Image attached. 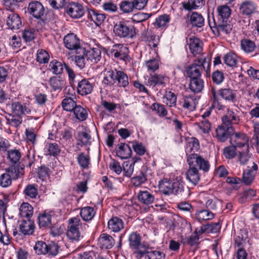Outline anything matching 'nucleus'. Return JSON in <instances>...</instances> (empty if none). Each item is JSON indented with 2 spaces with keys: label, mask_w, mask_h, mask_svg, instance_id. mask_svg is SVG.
Returning a JSON list of instances; mask_svg holds the SVG:
<instances>
[{
  "label": "nucleus",
  "mask_w": 259,
  "mask_h": 259,
  "mask_svg": "<svg viewBox=\"0 0 259 259\" xmlns=\"http://www.w3.org/2000/svg\"><path fill=\"white\" fill-rule=\"evenodd\" d=\"M36 36V31L33 28L25 29L22 31V37L26 42L32 41Z\"/></svg>",
  "instance_id": "52"
},
{
  "label": "nucleus",
  "mask_w": 259,
  "mask_h": 259,
  "mask_svg": "<svg viewBox=\"0 0 259 259\" xmlns=\"http://www.w3.org/2000/svg\"><path fill=\"white\" fill-rule=\"evenodd\" d=\"M52 214L51 212L45 211L39 214L38 219V224L39 227L41 228H51L52 226Z\"/></svg>",
  "instance_id": "25"
},
{
  "label": "nucleus",
  "mask_w": 259,
  "mask_h": 259,
  "mask_svg": "<svg viewBox=\"0 0 259 259\" xmlns=\"http://www.w3.org/2000/svg\"><path fill=\"white\" fill-rule=\"evenodd\" d=\"M184 183L181 180L173 182L172 194L180 197H185L186 195L184 189Z\"/></svg>",
  "instance_id": "36"
},
{
  "label": "nucleus",
  "mask_w": 259,
  "mask_h": 259,
  "mask_svg": "<svg viewBox=\"0 0 259 259\" xmlns=\"http://www.w3.org/2000/svg\"><path fill=\"white\" fill-rule=\"evenodd\" d=\"M13 113L21 116L25 113H29L30 110L28 109L25 105H23L19 102H16L12 104Z\"/></svg>",
  "instance_id": "43"
},
{
  "label": "nucleus",
  "mask_w": 259,
  "mask_h": 259,
  "mask_svg": "<svg viewBox=\"0 0 259 259\" xmlns=\"http://www.w3.org/2000/svg\"><path fill=\"white\" fill-rule=\"evenodd\" d=\"M77 56H75V62L77 66L83 68L86 64L96 63L101 58V50L96 48H79L77 51Z\"/></svg>",
  "instance_id": "2"
},
{
  "label": "nucleus",
  "mask_w": 259,
  "mask_h": 259,
  "mask_svg": "<svg viewBox=\"0 0 259 259\" xmlns=\"http://www.w3.org/2000/svg\"><path fill=\"white\" fill-rule=\"evenodd\" d=\"M186 175L187 179L194 185H196L200 180L198 169L195 167L189 166Z\"/></svg>",
  "instance_id": "29"
},
{
  "label": "nucleus",
  "mask_w": 259,
  "mask_h": 259,
  "mask_svg": "<svg viewBox=\"0 0 259 259\" xmlns=\"http://www.w3.org/2000/svg\"><path fill=\"white\" fill-rule=\"evenodd\" d=\"M241 49L246 53L253 52L256 49L255 43L248 39H243L241 41Z\"/></svg>",
  "instance_id": "49"
},
{
  "label": "nucleus",
  "mask_w": 259,
  "mask_h": 259,
  "mask_svg": "<svg viewBox=\"0 0 259 259\" xmlns=\"http://www.w3.org/2000/svg\"><path fill=\"white\" fill-rule=\"evenodd\" d=\"M23 194L25 197L35 198L38 194L37 185L34 184L27 185L23 191Z\"/></svg>",
  "instance_id": "42"
},
{
  "label": "nucleus",
  "mask_w": 259,
  "mask_h": 259,
  "mask_svg": "<svg viewBox=\"0 0 259 259\" xmlns=\"http://www.w3.org/2000/svg\"><path fill=\"white\" fill-rule=\"evenodd\" d=\"M224 62L227 66L235 67L238 62L237 55L235 53L230 52L224 57Z\"/></svg>",
  "instance_id": "50"
},
{
  "label": "nucleus",
  "mask_w": 259,
  "mask_h": 259,
  "mask_svg": "<svg viewBox=\"0 0 259 259\" xmlns=\"http://www.w3.org/2000/svg\"><path fill=\"white\" fill-rule=\"evenodd\" d=\"M187 162L190 166L195 167L204 172H207L210 168L208 161L197 154L190 153L187 157Z\"/></svg>",
  "instance_id": "8"
},
{
  "label": "nucleus",
  "mask_w": 259,
  "mask_h": 259,
  "mask_svg": "<svg viewBox=\"0 0 259 259\" xmlns=\"http://www.w3.org/2000/svg\"><path fill=\"white\" fill-rule=\"evenodd\" d=\"M142 257H144L145 259H165V257L164 253L160 251H147V249H146Z\"/></svg>",
  "instance_id": "48"
},
{
  "label": "nucleus",
  "mask_w": 259,
  "mask_h": 259,
  "mask_svg": "<svg viewBox=\"0 0 259 259\" xmlns=\"http://www.w3.org/2000/svg\"><path fill=\"white\" fill-rule=\"evenodd\" d=\"M6 23L9 29L11 30L19 29L22 25V22L20 16L18 14L14 12H11L8 15Z\"/></svg>",
  "instance_id": "20"
},
{
  "label": "nucleus",
  "mask_w": 259,
  "mask_h": 259,
  "mask_svg": "<svg viewBox=\"0 0 259 259\" xmlns=\"http://www.w3.org/2000/svg\"><path fill=\"white\" fill-rule=\"evenodd\" d=\"M65 46L70 50H75V56H77V51L80 47V40L77 36L73 33H70L66 35L63 39Z\"/></svg>",
  "instance_id": "14"
},
{
  "label": "nucleus",
  "mask_w": 259,
  "mask_h": 259,
  "mask_svg": "<svg viewBox=\"0 0 259 259\" xmlns=\"http://www.w3.org/2000/svg\"><path fill=\"white\" fill-rule=\"evenodd\" d=\"M236 147L231 145L225 147L223 150V154L226 158L232 159L236 155Z\"/></svg>",
  "instance_id": "62"
},
{
  "label": "nucleus",
  "mask_w": 259,
  "mask_h": 259,
  "mask_svg": "<svg viewBox=\"0 0 259 259\" xmlns=\"http://www.w3.org/2000/svg\"><path fill=\"white\" fill-rule=\"evenodd\" d=\"M25 165L19 162L16 165H11L5 169L6 173L10 176V177L13 180L18 179L20 176L24 174Z\"/></svg>",
  "instance_id": "19"
},
{
  "label": "nucleus",
  "mask_w": 259,
  "mask_h": 259,
  "mask_svg": "<svg viewBox=\"0 0 259 259\" xmlns=\"http://www.w3.org/2000/svg\"><path fill=\"white\" fill-rule=\"evenodd\" d=\"M65 10L66 13L73 19L81 18L85 13L82 4L77 1L67 3L65 7Z\"/></svg>",
  "instance_id": "9"
},
{
  "label": "nucleus",
  "mask_w": 259,
  "mask_h": 259,
  "mask_svg": "<svg viewBox=\"0 0 259 259\" xmlns=\"http://www.w3.org/2000/svg\"><path fill=\"white\" fill-rule=\"evenodd\" d=\"M111 54L115 59L125 62L130 60L128 48L122 44L114 45L111 50Z\"/></svg>",
  "instance_id": "12"
},
{
  "label": "nucleus",
  "mask_w": 259,
  "mask_h": 259,
  "mask_svg": "<svg viewBox=\"0 0 259 259\" xmlns=\"http://www.w3.org/2000/svg\"><path fill=\"white\" fill-rule=\"evenodd\" d=\"M257 170L258 165L254 162H252L251 167L247 166L246 169L243 171L242 182L245 185H250L254 181Z\"/></svg>",
  "instance_id": "15"
},
{
  "label": "nucleus",
  "mask_w": 259,
  "mask_h": 259,
  "mask_svg": "<svg viewBox=\"0 0 259 259\" xmlns=\"http://www.w3.org/2000/svg\"><path fill=\"white\" fill-rule=\"evenodd\" d=\"M147 180V175L141 171L138 176L133 177L131 180V183L135 187H140L145 183Z\"/></svg>",
  "instance_id": "53"
},
{
  "label": "nucleus",
  "mask_w": 259,
  "mask_h": 259,
  "mask_svg": "<svg viewBox=\"0 0 259 259\" xmlns=\"http://www.w3.org/2000/svg\"><path fill=\"white\" fill-rule=\"evenodd\" d=\"M234 239L235 244L237 246H247L251 245L248 237V232L245 229H241L238 231L235 234Z\"/></svg>",
  "instance_id": "16"
},
{
  "label": "nucleus",
  "mask_w": 259,
  "mask_h": 259,
  "mask_svg": "<svg viewBox=\"0 0 259 259\" xmlns=\"http://www.w3.org/2000/svg\"><path fill=\"white\" fill-rule=\"evenodd\" d=\"M77 161L80 167L83 169H88L91 164L89 155L83 152H81L78 154Z\"/></svg>",
  "instance_id": "46"
},
{
  "label": "nucleus",
  "mask_w": 259,
  "mask_h": 259,
  "mask_svg": "<svg viewBox=\"0 0 259 259\" xmlns=\"http://www.w3.org/2000/svg\"><path fill=\"white\" fill-rule=\"evenodd\" d=\"M204 0H188L186 3H183V7L185 10L191 11L198 8H201L205 5Z\"/></svg>",
  "instance_id": "38"
},
{
  "label": "nucleus",
  "mask_w": 259,
  "mask_h": 259,
  "mask_svg": "<svg viewBox=\"0 0 259 259\" xmlns=\"http://www.w3.org/2000/svg\"><path fill=\"white\" fill-rule=\"evenodd\" d=\"M73 111L75 117L80 121H84L88 117L87 111L80 106L77 105Z\"/></svg>",
  "instance_id": "54"
},
{
  "label": "nucleus",
  "mask_w": 259,
  "mask_h": 259,
  "mask_svg": "<svg viewBox=\"0 0 259 259\" xmlns=\"http://www.w3.org/2000/svg\"><path fill=\"white\" fill-rule=\"evenodd\" d=\"M134 165L131 163L130 161H124L122 164V169L124 176L130 177L134 171Z\"/></svg>",
  "instance_id": "64"
},
{
  "label": "nucleus",
  "mask_w": 259,
  "mask_h": 259,
  "mask_svg": "<svg viewBox=\"0 0 259 259\" xmlns=\"http://www.w3.org/2000/svg\"><path fill=\"white\" fill-rule=\"evenodd\" d=\"M59 248V245L56 243L47 244L42 241L36 242L33 247L35 253L38 255L48 253L49 255L54 256L58 253Z\"/></svg>",
  "instance_id": "7"
},
{
  "label": "nucleus",
  "mask_w": 259,
  "mask_h": 259,
  "mask_svg": "<svg viewBox=\"0 0 259 259\" xmlns=\"http://www.w3.org/2000/svg\"><path fill=\"white\" fill-rule=\"evenodd\" d=\"M206 60L203 56L194 60L193 63L187 68V76L191 81H203L200 79L201 73L205 69Z\"/></svg>",
  "instance_id": "3"
},
{
  "label": "nucleus",
  "mask_w": 259,
  "mask_h": 259,
  "mask_svg": "<svg viewBox=\"0 0 259 259\" xmlns=\"http://www.w3.org/2000/svg\"><path fill=\"white\" fill-rule=\"evenodd\" d=\"M240 117L237 113L228 109L226 115L222 118V121L230 125L237 124L240 121Z\"/></svg>",
  "instance_id": "27"
},
{
  "label": "nucleus",
  "mask_w": 259,
  "mask_h": 259,
  "mask_svg": "<svg viewBox=\"0 0 259 259\" xmlns=\"http://www.w3.org/2000/svg\"><path fill=\"white\" fill-rule=\"evenodd\" d=\"M65 64H63L57 60H53L49 64V68L51 71L54 74L59 75V78H62L61 75Z\"/></svg>",
  "instance_id": "33"
},
{
  "label": "nucleus",
  "mask_w": 259,
  "mask_h": 259,
  "mask_svg": "<svg viewBox=\"0 0 259 259\" xmlns=\"http://www.w3.org/2000/svg\"><path fill=\"white\" fill-rule=\"evenodd\" d=\"M66 232L67 237L72 241H79L83 237L82 227L80 220L78 218L70 219Z\"/></svg>",
  "instance_id": "5"
},
{
  "label": "nucleus",
  "mask_w": 259,
  "mask_h": 259,
  "mask_svg": "<svg viewBox=\"0 0 259 259\" xmlns=\"http://www.w3.org/2000/svg\"><path fill=\"white\" fill-rule=\"evenodd\" d=\"M190 24L193 27L201 28L204 25V19L197 12H192L190 16Z\"/></svg>",
  "instance_id": "31"
},
{
  "label": "nucleus",
  "mask_w": 259,
  "mask_h": 259,
  "mask_svg": "<svg viewBox=\"0 0 259 259\" xmlns=\"http://www.w3.org/2000/svg\"><path fill=\"white\" fill-rule=\"evenodd\" d=\"M234 131L235 128L233 125L222 122L215 129V137L219 141L224 142L229 138L231 139Z\"/></svg>",
  "instance_id": "10"
},
{
  "label": "nucleus",
  "mask_w": 259,
  "mask_h": 259,
  "mask_svg": "<svg viewBox=\"0 0 259 259\" xmlns=\"http://www.w3.org/2000/svg\"><path fill=\"white\" fill-rule=\"evenodd\" d=\"M96 213L94 208L91 206H86L81 208L80 215L84 221H89L92 220Z\"/></svg>",
  "instance_id": "37"
},
{
  "label": "nucleus",
  "mask_w": 259,
  "mask_h": 259,
  "mask_svg": "<svg viewBox=\"0 0 259 259\" xmlns=\"http://www.w3.org/2000/svg\"><path fill=\"white\" fill-rule=\"evenodd\" d=\"M130 143L133 144V148L137 154L139 155V156H142L144 155L146 152V149L142 143H139L136 141L133 142H130Z\"/></svg>",
  "instance_id": "60"
},
{
  "label": "nucleus",
  "mask_w": 259,
  "mask_h": 259,
  "mask_svg": "<svg viewBox=\"0 0 259 259\" xmlns=\"http://www.w3.org/2000/svg\"><path fill=\"white\" fill-rule=\"evenodd\" d=\"M128 241L129 247L139 257H142V255L145 253V249L147 248L142 242L141 235L136 231L132 232L128 237Z\"/></svg>",
  "instance_id": "6"
},
{
  "label": "nucleus",
  "mask_w": 259,
  "mask_h": 259,
  "mask_svg": "<svg viewBox=\"0 0 259 259\" xmlns=\"http://www.w3.org/2000/svg\"><path fill=\"white\" fill-rule=\"evenodd\" d=\"M231 12L228 6L223 5L217 7L215 17L212 16L211 19L208 16V24L214 34L220 36L231 32L233 26L229 21Z\"/></svg>",
  "instance_id": "1"
},
{
  "label": "nucleus",
  "mask_w": 259,
  "mask_h": 259,
  "mask_svg": "<svg viewBox=\"0 0 259 259\" xmlns=\"http://www.w3.org/2000/svg\"><path fill=\"white\" fill-rule=\"evenodd\" d=\"M170 20V17L169 15H161L156 19L154 24L158 27H165L167 26Z\"/></svg>",
  "instance_id": "57"
},
{
  "label": "nucleus",
  "mask_w": 259,
  "mask_h": 259,
  "mask_svg": "<svg viewBox=\"0 0 259 259\" xmlns=\"http://www.w3.org/2000/svg\"><path fill=\"white\" fill-rule=\"evenodd\" d=\"M108 76L114 81H128V76L126 73L122 71H117L116 69L108 71L104 80L108 81Z\"/></svg>",
  "instance_id": "28"
},
{
  "label": "nucleus",
  "mask_w": 259,
  "mask_h": 259,
  "mask_svg": "<svg viewBox=\"0 0 259 259\" xmlns=\"http://www.w3.org/2000/svg\"><path fill=\"white\" fill-rule=\"evenodd\" d=\"M199 142L197 139L194 137L188 138L187 139V145L186 146V152L188 156L189 153L197 151L199 149Z\"/></svg>",
  "instance_id": "34"
},
{
  "label": "nucleus",
  "mask_w": 259,
  "mask_h": 259,
  "mask_svg": "<svg viewBox=\"0 0 259 259\" xmlns=\"http://www.w3.org/2000/svg\"><path fill=\"white\" fill-rule=\"evenodd\" d=\"M257 6L251 1L243 2L239 7L240 13L244 15L249 16L256 12Z\"/></svg>",
  "instance_id": "23"
},
{
  "label": "nucleus",
  "mask_w": 259,
  "mask_h": 259,
  "mask_svg": "<svg viewBox=\"0 0 259 259\" xmlns=\"http://www.w3.org/2000/svg\"><path fill=\"white\" fill-rule=\"evenodd\" d=\"M221 225L219 223H211L203 225L200 227L199 233L203 234L207 233H216L219 232L221 229Z\"/></svg>",
  "instance_id": "32"
},
{
  "label": "nucleus",
  "mask_w": 259,
  "mask_h": 259,
  "mask_svg": "<svg viewBox=\"0 0 259 259\" xmlns=\"http://www.w3.org/2000/svg\"><path fill=\"white\" fill-rule=\"evenodd\" d=\"M27 12L36 19L44 21L45 19V10L42 4L38 1L31 2L28 6Z\"/></svg>",
  "instance_id": "11"
},
{
  "label": "nucleus",
  "mask_w": 259,
  "mask_h": 259,
  "mask_svg": "<svg viewBox=\"0 0 259 259\" xmlns=\"http://www.w3.org/2000/svg\"><path fill=\"white\" fill-rule=\"evenodd\" d=\"M115 151L117 156L122 159H127L131 157L132 154L131 147L126 143H121L118 144Z\"/></svg>",
  "instance_id": "21"
},
{
  "label": "nucleus",
  "mask_w": 259,
  "mask_h": 259,
  "mask_svg": "<svg viewBox=\"0 0 259 259\" xmlns=\"http://www.w3.org/2000/svg\"><path fill=\"white\" fill-rule=\"evenodd\" d=\"M50 56L48 53L43 49H39L37 52L36 61L40 63L48 62Z\"/></svg>",
  "instance_id": "59"
},
{
  "label": "nucleus",
  "mask_w": 259,
  "mask_h": 259,
  "mask_svg": "<svg viewBox=\"0 0 259 259\" xmlns=\"http://www.w3.org/2000/svg\"><path fill=\"white\" fill-rule=\"evenodd\" d=\"M137 30L133 25H128L123 21L116 22L113 27L115 35L120 38H134L136 37Z\"/></svg>",
  "instance_id": "4"
},
{
  "label": "nucleus",
  "mask_w": 259,
  "mask_h": 259,
  "mask_svg": "<svg viewBox=\"0 0 259 259\" xmlns=\"http://www.w3.org/2000/svg\"><path fill=\"white\" fill-rule=\"evenodd\" d=\"M248 140L249 139L246 134L242 132L235 133L234 132V134L231 137L230 142L231 145L238 148L246 146V150L248 151L249 148Z\"/></svg>",
  "instance_id": "13"
},
{
  "label": "nucleus",
  "mask_w": 259,
  "mask_h": 259,
  "mask_svg": "<svg viewBox=\"0 0 259 259\" xmlns=\"http://www.w3.org/2000/svg\"><path fill=\"white\" fill-rule=\"evenodd\" d=\"M151 108L153 111H156L160 117L165 116L167 113V110L164 108V106L158 103H153Z\"/></svg>",
  "instance_id": "63"
},
{
  "label": "nucleus",
  "mask_w": 259,
  "mask_h": 259,
  "mask_svg": "<svg viewBox=\"0 0 259 259\" xmlns=\"http://www.w3.org/2000/svg\"><path fill=\"white\" fill-rule=\"evenodd\" d=\"M7 120V124H10L14 127L19 126L22 122L21 116L17 114H8L5 117Z\"/></svg>",
  "instance_id": "47"
},
{
  "label": "nucleus",
  "mask_w": 259,
  "mask_h": 259,
  "mask_svg": "<svg viewBox=\"0 0 259 259\" xmlns=\"http://www.w3.org/2000/svg\"><path fill=\"white\" fill-rule=\"evenodd\" d=\"M88 18L94 22L96 26L101 25L104 22L106 16L99 11L94 9H87Z\"/></svg>",
  "instance_id": "17"
},
{
  "label": "nucleus",
  "mask_w": 259,
  "mask_h": 259,
  "mask_svg": "<svg viewBox=\"0 0 259 259\" xmlns=\"http://www.w3.org/2000/svg\"><path fill=\"white\" fill-rule=\"evenodd\" d=\"M62 106L64 110L67 111H72L74 110L77 105L76 102L73 100L72 98L67 97L63 100Z\"/></svg>",
  "instance_id": "51"
},
{
  "label": "nucleus",
  "mask_w": 259,
  "mask_h": 259,
  "mask_svg": "<svg viewBox=\"0 0 259 259\" xmlns=\"http://www.w3.org/2000/svg\"><path fill=\"white\" fill-rule=\"evenodd\" d=\"M33 213V208L28 203L24 202L20 207L19 214L22 218H26L28 219L32 215Z\"/></svg>",
  "instance_id": "39"
},
{
  "label": "nucleus",
  "mask_w": 259,
  "mask_h": 259,
  "mask_svg": "<svg viewBox=\"0 0 259 259\" xmlns=\"http://www.w3.org/2000/svg\"><path fill=\"white\" fill-rule=\"evenodd\" d=\"M173 182L169 179L164 178L160 180L158 183V187L160 192L165 195L172 194Z\"/></svg>",
  "instance_id": "26"
},
{
  "label": "nucleus",
  "mask_w": 259,
  "mask_h": 259,
  "mask_svg": "<svg viewBox=\"0 0 259 259\" xmlns=\"http://www.w3.org/2000/svg\"><path fill=\"white\" fill-rule=\"evenodd\" d=\"M163 98L165 100L163 102L169 107H172L176 105L177 97L175 93L170 91L166 92Z\"/></svg>",
  "instance_id": "58"
},
{
  "label": "nucleus",
  "mask_w": 259,
  "mask_h": 259,
  "mask_svg": "<svg viewBox=\"0 0 259 259\" xmlns=\"http://www.w3.org/2000/svg\"><path fill=\"white\" fill-rule=\"evenodd\" d=\"M191 53L195 56L202 51V42L198 38L192 36L187 39Z\"/></svg>",
  "instance_id": "18"
},
{
  "label": "nucleus",
  "mask_w": 259,
  "mask_h": 259,
  "mask_svg": "<svg viewBox=\"0 0 259 259\" xmlns=\"http://www.w3.org/2000/svg\"><path fill=\"white\" fill-rule=\"evenodd\" d=\"M115 243L113 238L107 234H102L98 239V245L102 249H108L111 248Z\"/></svg>",
  "instance_id": "22"
},
{
  "label": "nucleus",
  "mask_w": 259,
  "mask_h": 259,
  "mask_svg": "<svg viewBox=\"0 0 259 259\" xmlns=\"http://www.w3.org/2000/svg\"><path fill=\"white\" fill-rule=\"evenodd\" d=\"M184 102L182 107L185 109L192 111L196 108V106L197 103L196 99L193 97L186 96L184 98Z\"/></svg>",
  "instance_id": "45"
},
{
  "label": "nucleus",
  "mask_w": 259,
  "mask_h": 259,
  "mask_svg": "<svg viewBox=\"0 0 259 259\" xmlns=\"http://www.w3.org/2000/svg\"><path fill=\"white\" fill-rule=\"evenodd\" d=\"M221 96L226 101H232L236 98V94L230 89H224L220 90Z\"/></svg>",
  "instance_id": "55"
},
{
  "label": "nucleus",
  "mask_w": 259,
  "mask_h": 259,
  "mask_svg": "<svg viewBox=\"0 0 259 259\" xmlns=\"http://www.w3.org/2000/svg\"><path fill=\"white\" fill-rule=\"evenodd\" d=\"M94 84L90 82H78L77 92L82 96L91 93L93 91Z\"/></svg>",
  "instance_id": "40"
},
{
  "label": "nucleus",
  "mask_w": 259,
  "mask_h": 259,
  "mask_svg": "<svg viewBox=\"0 0 259 259\" xmlns=\"http://www.w3.org/2000/svg\"><path fill=\"white\" fill-rule=\"evenodd\" d=\"M137 197L141 203L145 205L152 204L155 199L154 196L148 191H140Z\"/></svg>",
  "instance_id": "30"
},
{
  "label": "nucleus",
  "mask_w": 259,
  "mask_h": 259,
  "mask_svg": "<svg viewBox=\"0 0 259 259\" xmlns=\"http://www.w3.org/2000/svg\"><path fill=\"white\" fill-rule=\"evenodd\" d=\"M151 14L139 12L133 16L132 20L134 22L140 23L148 19L151 16Z\"/></svg>",
  "instance_id": "61"
},
{
  "label": "nucleus",
  "mask_w": 259,
  "mask_h": 259,
  "mask_svg": "<svg viewBox=\"0 0 259 259\" xmlns=\"http://www.w3.org/2000/svg\"><path fill=\"white\" fill-rule=\"evenodd\" d=\"M7 155L8 158L10 160L11 162L16 164L20 160L21 153L18 150L13 149L8 151Z\"/></svg>",
  "instance_id": "56"
},
{
  "label": "nucleus",
  "mask_w": 259,
  "mask_h": 259,
  "mask_svg": "<svg viewBox=\"0 0 259 259\" xmlns=\"http://www.w3.org/2000/svg\"><path fill=\"white\" fill-rule=\"evenodd\" d=\"M124 228L123 220L116 216H112L108 222V228L113 232H119Z\"/></svg>",
  "instance_id": "24"
},
{
  "label": "nucleus",
  "mask_w": 259,
  "mask_h": 259,
  "mask_svg": "<svg viewBox=\"0 0 259 259\" xmlns=\"http://www.w3.org/2000/svg\"><path fill=\"white\" fill-rule=\"evenodd\" d=\"M197 220L199 222L212 220L214 218V214L210 210L204 209L198 210L195 213Z\"/></svg>",
  "instance_id": "41"
},
{
  "label": "nucleus",
  "mask_w": 259,
  "mask_h": 259,
  "mask_svg": "<svg viewBox=\"0 0 259 259\" xmlns=\"http://www.w3.org/2000/svg\"><path fill=\"white\" fill-rule=\"evenodd\" d=\"M45 150L47 154L56 156L60 152V149L58 144L56 143H46Z\"/></svg>",
  "instance_id": "44"
},
{
  "label": "nucleus",
  "mask_w": 259,
  "mask_h": 259,
  "mask_svg": "<svg viewBox=\"0 0 259 259\" xmlns=\"http://www.w3.org/2000/svg\"><path fill=\"white\" fill-rule=\"evenodd\" d=\"M33 229V223L30 219L23 220L19 225V231L24 235L32 234Z\"/></svg>",
  "instance_id": "35"
}]
</instances>
